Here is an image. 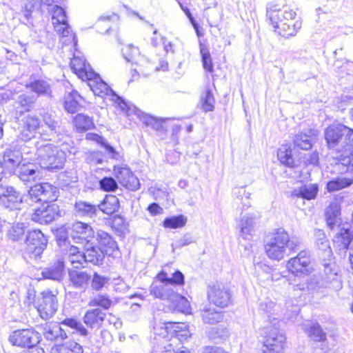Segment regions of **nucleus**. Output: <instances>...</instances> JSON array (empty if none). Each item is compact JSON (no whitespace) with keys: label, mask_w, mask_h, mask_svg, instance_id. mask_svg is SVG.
<instances>
[{"label":"nucleus","mask_w":353,"mask_h":353,"mask_svg":"<svg viewBox=\"0 0 353 353\" xmlns=\"http://www.w3.org/2000/svg\"><path fill=\"white\" fill-rule=\"evenodd\" d=\"M264 243L268 256L280 261L284 258L288 249L294 251L300 241L296 238L290 239L284 230L277 229L266 236Z\"/></svg>","instance_id":"obj_1"},{"label":"nucleus","mask_w":353,"mask_h":353,"mask_svg":"<svg viewBox=\"0 0 353 353\" xmlns=\"http://www.w3.org/2000/svg\"><path fill=\"white\" fill-rule=\"evenodd\" d=\"M323 272L321 273L322 283L320 284L318 279L311 277L307 281L308 290L319 291L321 288H329L334 291L342 288V282L340 275V268L332 259L324 260L323 262Z\"/></svg>","instance_id":"obj_2"},{"label":"nucleus","mask_w":353,"mask_h":353,"mask_svg":"<svg viewBox=\"0 0 353 353\" xmlns=\"http://www.w3.org/2000/svg\"><path fill=\"white\" fill-rule=\"evenodd\" d=\"M86 79L88 81L89 87L95 95L101 97H103L105 95H112L116 97V102L118 103L121 110L128 116L137 113V108L133 104L117 95L95 72H90L87 74Z\"/></svg>","instance_id":"obj_3"},{"label":"nucleus","mask_w":353,"mask_h":353,"mask_svg":"<svg viewBox=\"0 0 353 353\" xmlns=\"http://www.w3.org/2000/svg\"><path fill=\"white\" fill-rule=\"evenodd\" d=\"M36 155L41 167L48 170H59L65 163V154L63 151H59L58 148L52 143L36 144Z\"/></svg>","instance_id":"obj_4"},{"label":"nucleus","mask_w":353,"mask_h":353,"mask_svg":"<svg viewBox=\"0 0 353 353\" xmlns=\"http://www.w3.org/2000/svg\"><path fill=\"white\" fill-rule=\"evenodd\" d=\"M272 323L263 330L264 341L263 353H280L283 349L286 337L275 325L279 323L277 318L274 317Z\"/></svg>","instance_id":"obj_5"},{"label":"nucleus","mask_w":353,"mask_h":353,"mask_svg":"<svg viewBox=\"0 0 353 353\" xmlns=\"http://www.w3.org/2000/svg\"><path fill=\"white\" fill-rule=\"evenodd\" d=\"M0 203L7 209L14 212V220L21 211L22 196L19 192L12 187L0 185Z\"/></svg>","instance_id":"obj_6"},{"label":"nucleus","mask_w":353,"mask_h":353,"mask_svg":"<svg viewBox=\"0 0 353 353\" xmlns=\"http://www.w3.org/2000/svg\"><path fill=\"white\" fill-rule=\"evenodd\" d=\"M59 190L48 183L36 184L28 190V195L35 202L51 203L57 199Z\"/></svg>","instance_id":"obj_7"},{"label":"nucleus","mask_w":353,"mask_h":353,"mask_svg":"<svg viewBox=\"0 0 353 353\" xmlns=\"http://www.w3.org/2000/svg\"><path fill=\"white\" fill-rule=\"evenodd\" d=\"M186 327L187 325L184 323H172V322H167L161 318L158 319L156 316H154V333L162 338L167 337L168 334L173 330L176 332L177 337L181 336L187 339L190 335L188 331L183 330Z\"/></svg>","instance_id":"obj_8"},{"label":"nucleus","mask_w":353,"mask_h":353,"mask_svg":"<svg viewBox=\"0 0 353 353\" xmlns=\"http://www.w3.org/2000/svg\"><path fill=\"white\" fill-rule=\"evenodd\" d=\"M346 125L341 123H332L324 132L325 139L330 150L340 152L343 137L347 131Z\"/></svg>","instance_id":"obj_9"},{"label":"nucleus","mask_w":353,"mask_h":353,"mask_svg":"<svg viewBox=\"0 0 353 353\" xmlns=\"http://www.w3.org/2000/svg\"><path fill=\"white\" fill-rule=\"evenodd\" d=\"M58 302L57 296L51 291H44L37 303V309L43 319L51 318L57 312Z\"/></svg>","instance_id":"obj_10"},{"label":"nucleus","mask_w":353,"mask_h":353,"mask_svg":"<svg viewBox=\"0 0 353 353\" xmlns=\"http://www.w3.org/2000/svg\"><path fill=\"white\" fill-rule=\"evenodd\" d=\"M39 333L32 329L13 331L9 336V341L19 347H30L39 343Z\"/></svg>","instance_id":"obj_11"},{"label":"nucleus","mask_w":353,"mask_h":353,"mask_svg":"<svg viewBox=\"0 0 353 353\" xmlns=\"http://www.w3.org/2000/svg\"><path fill=\"white\" fill-rule=\"evenodd\" d=\"M310 256L307 251H301L296 256L290 259L287 269L294 275L298 276L308 274L310 270Z\"/></svg>","instance_id":"obj_12"},{"label":"nucleus","mask_w":353,"mask_h":353,"mask_svg":"<svg viewBox=\"0 0 353 353\" xmlns=\"http://www.w3.org/2000/svg\"><path fill=\"white\" fill-rule=\"evenodd\" d=\"M69 230L70 236L76 243L83 245L91 242L94 238V232L92 228L87 223L80 221L75 222L72 223Z\"/></svg>","instance_id":"obj_13"},{"label":"nucleus","mask_w":353,"mask_h":353,"mask_svg":"<svg viewBox=\"0 0 353 353\" xmlns=\"http://www.w3.org/2000/svg\"><path fill=\"white\" fill-rule=\"evenodd\" d=\"M48 243L46 236L41 230H34L28 232L26 239V249L35 256H39Z\"/></svg>","instance_id":"obj_14"},{"label":"nucleus","mask_w":353,"mask_h":353,"mask_svg":"<svg viewBox=\"0 0 353 353\" xmlns=\"http://www.w3.org/2000/svg\"><path fill=\"white\" fill-rule=\"evenodd\" d=\"M208 297L210 303L219 307L228 306L231 300L228 288L222 283H216L210 287Z\"/></svg>","instance_id":"obj_15"},{"label":"nucleus","mask_w":353,"mask_h":353,"mask_svg":"<svg viewBox=\"0 0 353 353\" xmlns=\"http://www.w3.org/2000/svg\"><path fill=\"white\" fill-rule=\"evenodd\" d=\"M59 208L57 204H48L46 207L34 210L30 214L31 219L40 224H48L59 216Z\"/></svg>","instance_id":"obj_16"},{"label":"nucleus","mask_w":353,"mask_h":353,"mask_svg":"<svg viewBox=\"0 0 353 353\" xmlns=\"http://www.w3.org/2000/svg\"><path fill=\"white\" fill-rule=\"evenodd\" d=\"M353 239V229L349 223L339 225L334 235L333 243L339 250L346 251Z\"/></svg>","instance_id":"obj_17"},{"label":"nucleus","mask_w":353,"mask_h":353,"mask_svg":"<svg viewBox=\"0 0 353 353\" xmlns=\"http://www.w3.org/2000/svg\"><path fill=\"white\" fill-rule=\"evenodd\" d=\"M32 92L37 94L36 97L43 96L51 98L52 97V87L49 81L34 75L30 77L25 85Z\"/></svg>","instance_id":"obj_18"},{"label":"nucleus","mask_w":353,"mask_h":353,"mask_svg":"<svg viewBox=\"0 0 353 353\" xmlns=\"http://www.w3.org/2000/svg\"><path fill=\"white\" fill-rule=\"evenodd\" d=\"M318 132L314 129H307L296 134L293 138L294 145L301 150H309L316 143Z\"/></svg>","instance_id":"obj_19"},{"label":"nucleus","mask_w":353,"mask_h":353,"mask_svg":"<svg viewBox=\"0 0 353 353\" xmlns=\"http://www.w3.org/2000/svg\"><path fill=\"white\" fill-rule=\"evenodd\" d=\"M122 54L126 61L131 62L132 64L143 67L150 65L149 61L141 54L139 49L131 44L125 46L122 48Z\"/></svg>","instance_id":"obj_20"},{"label":"nucleus","mask_w":353,"mask_h":353,"mask_svg":"<svg viewBox=\"0 0 353 353\" xmlns=\"http://www.w3.org/2000/svg\"><path fill=\"white\" fill-rule=\"evenodd\" d=\"M85 261L94 265H101L105 259V252L98 246L93 245L92 242L87 243L83 245Z\"/></svg>","instance_id":"obj_21"},{"label":"nucleus","mask_w":353,"mask_h":353,"mask_svg":"<svg viewBox=\"0 0 353 353\" xmlns=\"http://www.w3.org/2000/svg\"><path fill=\"white\" fill-rule=\"evenodd\" d=\"M150 294L156 298L170 302L176 291L169 283H153L150 288Z\"/></svg>","instance_id":"obj_22"},{"label":"nucleus","mask_w":353,"mask_h":353,"mask_svg":"<svg viewBox=\"0 0 353 353\" xmlns=\"http://www.w3.org/2000/svg\"><path fill=\"white\" fill-rule=\"evenodd\" d=\"M105 313L99 308L88 310L83 317V323L90 329L99 330L105 319Z\"/></svg>","instance_id":"obj_23"},{"label":"nucleus","mask_w":353,"mask_h":353,"mask_svg":"<svg viewBox=\"0 0 353 353\" xmlns=\"http://www.w3.org/2000/svg\"><path fill=\"white\" fill-rule=\"evenodd\" d=\"M61 323H50L46 324L44 327L43 335L44 337L48 341H54L57 339L63 340L68 337L67 332L68 330H65Z\"/></svg>","instance_id":"obj_24"},{"label":"nucleus","mask_w":353,"mask_h":353,"mask_svg":"<svg viewBox=\"0 0 353 353\" xmlns=\"http://www.w3.org/2000/svg\"><path fill=\"white\" fill-rule=\"evenodd\" d=\"M69 281L72 285L79 290H85L90 280L91 276L85 271L69 270Z\"/></svg>","instance_id":"obj_25"},{"label":"nucleus","mask_w":353,"mask_h":353,"mask_svg":"<svg viewBox=\"0 0 353 353\" xmlns=\"http://www.w3.org/2000/svg\"><path fill=\"white\" fill-rule=\"evenodd\" d=\"M40 125V120L35 115H28L26 118L21 130V139L25 141L30 140L34 137L36 130Z\"/></svg>","instance_id":"obj_26"},{"label":"nucleus","mask_w":353,"mask_h":353,"mask_svg":"<svg viewBox=\"0 0 353 353\" xmlns=\"http://www.w3.org/2000/svg\"><path fill=\"white\" fill-rule=\"evenodd\" d=\"M97 239L106 255L111 256L117 250V243L108 233L99 230L97 232Z\"/></svg>","instance_id":"obj_27"},{"label":"nucleus","mask_w":353,"mask_h":353,"mask_svg":"<svg viewBox=\"0 0 353 353\" xmlns=\"http://www.w3.org/2000/svg\"><path fill=\"white\" fill-rule=\"evenodd\" d=\"M44 279L59 281L64 276V262L57 261L52 265L45 268L41 272Z\"/></svg>","instance_id":"obj_28"},{"label":"nucleus","mask_w":353,"mask_h":353,"mask_svg":"<svg viewBox=\"0 0 353 353\" xmlns=\"http://www.w3.org/2000/svg\"><path fill=\"white\" fill-rule=\"evenodd\" d=\"M74 210L77 216L89 218L94 217L99 211L97 205H94L82 200L75 202Z\"/></svg>","instance_id":"obj_29"},{"label":"nucleus","mask_w":353,"mask_h":353,"mask_svg":"<svg viewBox=\"0 0 353 353\" xmlns=\"http://www.w3.org/2000/svg\"><path fill=\"white\" fill-rule=\"evenodd\" d=\"M350 152V156L347 159H344L342 164L348 163L349 166L347 170L350 169V166L352 165L353 168V128L347 127V131L343 137L342 145L340 149V152Z\"/></svg>","instance_id":"obj_30"},{"label":"nucleus","mask_w":353,"mask_h":353,"mask_svg":"<svg viewBox=\"0 0 353 353\" xmlns=\"http://www.w3.org/2000/svg\"><path fill=\"white\" fill-rule=\"evenodd\" d=\"M81 101L82 98L77 91L72 90L68 92L65 96L64 107L65 110L72 114L79 111L82 107Z\"/></svg>","instance_id":"obj_31"},{"label":"nucleus","mask_w":353,"mask_h":353,"mask_svg":"<svg viewBox=\"0 0 353 353\" xmlns=\"http://www.w3.org/2000/svg\"><path fill=\"white\" fill-rule=\"evenodd\" d=\"M40 137L44 141L59 143L64 138L67 137L63 130H52V128L41 126L39 131Z\"/></svg>","instance_id":"obj_32"},{"label":"nucleus","mask_w":353,"mask_h":353,"mask_svg":"<svg viewBox=\"0 0 353 353\" xmlns=\"http://www.w3.org/2000/svg\"><path fill=\"white\" fill-rule=\"evenodd\" d=\"M67 261L74 268L83 267L85 263L84 252H81L80 248L72 245L67 253Z\"/></svg>","instance_id":"obj_33"},{"label":"nucleus","mask_w":353,"mask_h":353,"mask_svg":"<svg viewBox=\"0 0 353 353\" xmlns=\"http://www.w3.org/2000/svg\"><path fill=\"white\" fill-rule=\"evenodd\" d=\"M341 206L336 201H332L326 208L325 219L327 225L333 229L340 220Z\"/></svg>","instance_id":"obj_34"},{"label":"nucleus","mask_w":353,"mask_h":353,"mask_svg":"<svg viewBox=\"0 0 353 353\" xmlns=\"http://www.w3.org/2000/svg\"><path fill=\"white\" fill-rule=\"evenodd\" d=\"M201 316L203 323L207 324H215L222 321L223 319L222 312L208 306L201 310Z\"/></svg>","instance_id":"obj_35"},{"label":"nucleus","mask_w":353,"mask_h":353,"mask_svg":"<svg viewBox=\"0 0 353 353\" xmlns=\"http://www.w3.org/2000/svg\"><path fill=\"white\" fill-rule=\"evenodd\" d=\"M51 353H83V349L76 341H68L64 343L52 347Z\"/></svg>","instance_id":"obj_36"},{"label":"nucleus","mask_w":353,"mask_h":353,"mask_svg":"<svg viewBox=\"0 0 353 353\" xmlns=\"http://www.w3.org/2000/svg\"><path fill=\"white\" fill-rule=\"evenodd\" d=\"M318 192V186L316 184L304 185L292 192L294 196L301 197L307 200L313 199L316 197Z\"/></svg>","instance_id":"obj_37"},{"label":"nucleus","mask_w":353,"mask_h":353,"mask_svg":"<svg viewBox=\"0 0 353 353\" xmlns=\"http://www.w3.org/2000/svg\"><path fill=\"white\" fill-rule=\"evenodd\" d=\"M98 205V210L107 214H112L119 208V199L114 195H106L103 201Z\"/></svg>","instance_id":"obj_38"},{"label":"nucleus","mask_w":353,"mask_h":353,"mask_svg":"<svg viewBox=\"0 0 353 353\" xmlns=\"http://www.w3.org/2000/svg\"><path fill=\"white\" fill-rule=\"evenodd\" d=\"M73 123L79 132H83L94 128L92 118L83 114H78L74 118Z\"/></svg>","instance_id":"obj_39"},{"label":"nucleus","mask_w":353,"mask_h":353,"mask_svg":"<svg viewBox=\"0 0 353 353\" xmlns=\"http://www.w3.org/2000/svg\"><path fill=\"white\" fill-rule=\"evenodd\" d=\"M304 330L314 341L321 342L326 339V334L319 323H310L304 325Z\"/></svg>","instance_id":"obj_40"},{"label":"nucleus","mask_w":353,"mask_h":353,"mask_svg":"<svg viewBox=\"0 0 353 353\" xmlns=\"http://www.w3.org/2000/svg\"><path fill=\"white\" fill-rule=\"evenodd\" d=\"M62 324L65 326L70 327L72 331V333L77 334L81 336H88L89 332L86 327L81 323V322L73 318H67L62 321Z\"/></svg>","instance_id":"obj_41"},{"label":"nucleus","mask_w":353,"mask_h":353,"mask_svg":"<svg viewBox=\"0 0 353 353\" xmlns=\"http://www.w3.org/2000/svg\"><path fill=\"white\" fill-rule=\"evenodd\" d=\"M37 99V97L33 94L29 93H23L17 97L16 103L24 111H30L32 109L34 108Z\"/></svg>","instance_id":"obj_42"},{"label":"nucleus","mask_w":353,"mask_h":353,"mask_svg":"<svg viewBox=\"0 0 353 353\" xmlns=\"http://www.w3.org/2000/svg\"><path fill=\"white\" fill-rule=\"evenodd\" d=\"M71 68L74 72L81 78L86 79V74L93 72L90 65L85 63V61L78 57H74L71 61Z\"/></svg>","instance_id":"obj_43"},{"label":"nucleus","mask_w":353,"mask_h":353,"mask_svg":"<svg viewBox=\"0 0 353 353\" xmlns=\"http://www.w3.org/2000/svg\"><path fill=\"white\" fill-rule=\"evenodd\" d=\"M277 157L280 162L287 167L292 168L294 166V159L292 157V150L287 145H282L279 148Z\"/></svg>","instance_id":"obj_44"},{"label":"nucleus","mask_w":353,"mask_h":353,"mask_svg":"<svg viewBox=\"0 0 353 353\" xmlns=\"http://www.w3.org/2000/svg\"><path fill=\"white\" fill-rule=\"evenodd\" d=\"M301 28V22L296 21L294 22H283L278 29L281 30L279 34H282L283 37H288L296 35Z\"/></svg>","instance_id":"obj_45"},{"label":"nucleus","mask_w":353,"mask_h":353,"mask_svg":"<svg viewBox=\"0 0 353 353\" xmlns=\"http://www.w3.org/2000/svg\"><path fill=\"white\" fill-rule=\"evenodd\" d=\"M140 119L146 126H150L157 131L163 130V123L165 121L168 120L166 118L157 119L146 114H142V115L140 116Z\"/></svg>","instance_id":"obj_46"},{"label":"nucleus","mask_w":353,"mask_h":353,"mask_svg":"<svg viewBox=\"0 0 353 353\" xmlns=\"http://www.w3.org/2000/svg\"><path fill=\"white\" fill-rule=\"evenodd\" d=\"M188 221V219L183 214L167 217L164 219L163 225L165 228L177 229L184 227Z\"/></svg>","instance_id":"obj_47"},{"label":"nucleus","mask_w":353,"mask_h":353,"mask_svg":"<svg viewBox=\"0 0 353 353\" xmlns=\"http://www.w3.org/2000/svg\"><path fill=\"white\" fill-rule=\"evenodd\" d=\"M170 303L172 304V307L181 312L188 313L190 311V305L189 301L185 297L183 296L177 292Z\"/></svg>","instance_id":"obj_48"},{"label":"nucleus","mask_w":353,"mask_h":353,"mask_svg":"<svg viewBox=\"0 0 353 353\" xmlns=\"http://www.w3.org/2000/svg\"><path fill=\"white\" fill-rule=\"evenodd\" d=\"M86 139L96 141L101 146H103L105 150L111 155L112 158H115L117 153L114 148L110 145L105 139L98 134L95 133H88L85 136Z\"/></svg>","instance_id":"obj_49"},{"label":"nucleus","mask_w":353,"mask_h":353,"mask_svg":"<svg viewBox=\"0 0 353 353\" xmlns=\"http://www.w3.org/2000/svg\"><path fill=\"white\" fill-rule=\"evenodd\" d=\"M352 183V178H336L327 183V188L329 192L337 191L350 186Z\"/></svg>","instance_id":"obj_50"},{"label":"nucleus","mask_w":353,"mask_h":353,"mask_svg":"<svg viewBox=\"0 0 353 353\" xmlns=\"http://www.w3.org/2000/svg\"><path fill=\"white\" fill-rule=\"evenodd\" d=\"M42 121L44 126L48 128H52V130H63L60 121L57 119L56 116L50 112H44L42 115Z\"/></svg>","instance_id":"obj_51"},{"label":"nucleus","mask_w":353,"mask_h":353,"mask_svg":"<svg viewBox=\"0 0 353 353\" xmlns=\"http://www.w3.org/2000/svg\"><path fill=\"white\" fill-rule=\"evenodd\" d=\"M26 226L23 223H17L12 225L8 232L9 239L17 241L21 239L25 232Z\"/></svg>","instance_id":"obj_52"},{"label":"nucleus","mask_w":353,"mask_h":353,"mask_svg":"<svg viewBox=\"0 0 353 353\" xmlns=\"http://www.w3.org/2000/svg\"><path fill=\"white\" fill-rule=\"evenodd\" d=\"M200 52L203 68L209 72H213L214 67L210 52L208 49L201 43H200Z\"/></svg>","instance_id":"obj_53"},{"label":"nucleus","mask_w":353,"mask_h":353,"mask_svg":"<svg viewBox=\"0 0 353 353\" xmlns=\"http://www.w3.org/2000/svg\"><path fill=\"white\" fill-rule=\"evenodd\" d=\"M254 220L252 217L244 216L240 221V232L244 239L251 235Z\"/></svg>","instance_id":"obj_54"},{"label":"nucleus","mask_w":353,"mask_h":353,"mask_svg":"<svg viewBox=\"0 0 353 353\" xmlns=\"http://www.w3.org/2000/svg\"><path fill=\"white\" fill-rule=\"evenodd\" d=\"M316 244L319 250L325 252L327 256H329L331 254V249L330 246V243L327 239L326 238L325 234L319 230L316 233Z\"/></svg>","instance_id":"obj_55"},{"label":"nucleus","mask_w":353,"mask_h":353,"mask_svg":"<svg viewBox=\"0 0 353 353\" xmlns=\"http://www.w3.org/2000/svg\"><path fill=\"white\" fill-rule=\"evenodd\" d=\"M21 154L19 151L12 150L11 149H7L4 152L3 155V162L6 163L7 162L12 164V168L18 165L21 161Z\"/></svg>","instance_id":"obj_56"},{"label":"nucleus","mask_w":353,"mask_h":353,"mask_svg":"<svg viewBox=\"0 0 353 353\" xmlns=\"http://www.w3.org/2000/svg\"><path fill=\"white\" fill-rule=\"evenodd\" d=\"M112 305V301L105 295L99 294L93 297L88 303L89 306H100L108 309Z\"/></svg>","instance_id":"obj_57"},{"label":"nucleus","mask_w":353,"mask_h":353,"mask_svg":"<svg viewBox=\"0 0 353 353\" xmlns=\"http://www.w3.org/2000/svg\"><path fill=\"white\" fill-rule=\"evenodd\" d=\"M214 98L212 92L208 90L205 92V97L201 99V107L205 112H210L214 110Z\"/></svg>","instance_id":"obj_58"},{"label":"nucleus","mask_w":353,"mask_h":353,"mask_svg":"<svg viewBox=\"0 0 353 353\" xmlns=\"http://www.w3.org/2000/svg\"><path fill=\"white\" fill-rule=\"evenodd\" d=\"M208 336L211 339H225L228 336V331L225 327H215L209 330Z\"/></svg>","instance_id":"obj_59"},{"label":"nucleus","mask_w":353,"mask_h":353,"mask_svg":"<svg viewBox=\"0 0 353 353\" xmlns=\"http://www.w3.org/2000/svg\"><path fill=\"white\" fill-rule=\"evenodd\" d=\"M52 23H65L67 21L66 13L60 6H54L52 9Z\"/></svg>","instance_id":"obj_60"},{"label":"nucleus","mask_w":353,"mask_h":353,"mask_svg":"<svg viewBox=\"0 0 353 353\" xmlns=\"http://www.w3.org/2000/svg\"><path fill=\"white\" fill-rule=\"evenodd\" d=\"M119 182L127 189L135 191L140 187L139 178H119Z\"/></svg>","instance_id":"obj_61"},{"label":"nucleus","mask_w":353,"mask_h":353,"mask_svg":"<svg viewBox=\"0 0 353 353\" xmlns=\"http://www.w3.org/2000/svg\"><path fill=\"white\" fill-rule=\"evenodd\" d=\"M108 277L99 275L98 273L95 272L93 274L91 285L92 289L95 290H100L108 283Z\"/></svg>","instance_id":"obj_62"},{"label":"nucleus","mask_w":353,"mask_h":353,"mask_svg":"<svg viewBox=\"0 0 353 353\" xmlns=\"http://www.w3.org/2000/svg\"><path fill=\"white\" fill-rule=\"evenodd\" d=\"M99 185L101 189L106 192L114 191L118 187L114 178H102L99 181Z\"/></svg>","instance_id":"obj_63"},{"label":"nucleus","mask_w":353,"mask_h":353,"mask_svg":"<svg viewBox=\"0 0 353 353\" xmlns=\"http://www.w3.org/2000/svg\"><path fill=\"white\" fill-rule=\"evenodd\" d=\"M86 161L90 165L101 164L103 161V154L99 151H93L88 154Z\"/></svg>","instance_id":"obj_64"}]
</instances>
